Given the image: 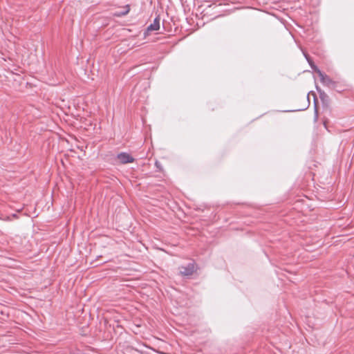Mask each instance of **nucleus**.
Returning <instances> with one entry per match:
<instances>
[{
  "mask_svg": "<svg viewBox=\"0 0 354 354\" xmlns=\"http://www.w3.org/2000/svg\"><path fill=\"white\" fill-rule=\"evenodd\" d=\"M305 56H306V59H307V60H308V63H309V64H310V66L311 68H312V69H313L315 73H317L319 75V71H321L317 68V66H315V65L314 64V63L310 60V59L307 55H305Z\"/></svg>",
  "mask_w": 354,
  "mask_h": 354,
  "instance_id": "nucleus-6",
  "label": "nucleus"
},
{
  "mask_svg": "<svg viewBox=\"0 0 354 354\" xmlns=\"http://www.w3.org/2000/svg\"><path fill=\"white\" fill-rule=\"evenodd\" d=\"M117 159L122 164H127L133 162L134 161V158L130 156L129 153L125 152L120 153L117 155Z\"/></svg>",
  "mask_w": 354,
  "mask_h": 354,
  "instance_id": "nucleus-3",
  "label": "nucleus"
},
{
  "mask_svg": "<svg viewBox=\"0 0 354 354\" xmlns=\"http://www.w3.org/2000/svg\"><path fill=\"white\" fill-rule=\"evenodd\" d=\"M130 11V6L129 5H126L122 8V10L120 11H116L113 13V16L117 17H121L123 16L127 15Z\"/></svg>",
  "mask_w": 354,
  "mask_h": 354,
  "instance_id": "nucleus-4",
  "label": "nucleus"
},
{
  "mask_svg": "<svg viewBox=\"0 0 354 354\" xmlns=\"http://www.w3.org/2000/svg\"><path fill=\"white\" fill-rule=\"evenodd\" d=\"M180 273L183 276H190L195 271V265L194 263H189L185 266H180L179 268Z\"/></svg>",
  "mask_w": 354,
  "mask_h": 354,
  "instance_id": "nucleus-1",
  "label": "nucleus"
},
{
  "mask_svg": "<svg viewBox=\"0 0 354 354\" xmlns=\"http://www.w3.org/2000/svg\"><path fill=\"white\" fill-rule=\"evenodd\" d=\"M319 77L321 82L326 86L334 87L335 82L327 75H325L322 71H319Z\"/></svg>",
  "mask_w": 354,
  "mask_h": 354,
  "instance_id": "nucleus-2",
  "label": "nucleus"
},
{
  "mask_svg": "<svg viewBox=\"0 0 354 354\" xmlns=\"http://www.w3.org/2000/svg\"><path fill=\"white\" fill-rule=\"evenodd\" d=\"M160 28V18L157 17L154 19L153 24L149 25L147 28L149 31L158 30Z\"/></svg>",
  "mask_w": 354,
  "mask_h": 354,
  "instance_id": "nucleus-5",
  "label": "nucleus"
}]
</instances>
